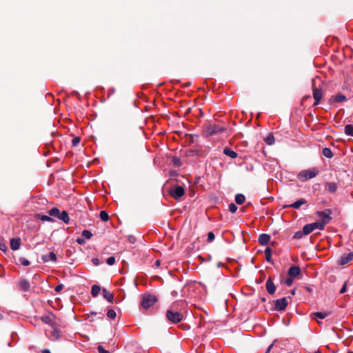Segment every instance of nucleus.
Returning <instances> with one entry per match:
<instances>
[{"label": "nucleus", "instance_id": "1", "mask_svg": "<svg viewBox=\"0 0 353 353\" xmlns=\"http://www.w3.org/2000/svg\"><path fill=\"white\" fill-rule=\"evenodd\" d=\"M179 304L183 305V303L181 302L173 303L170 306V309L166 312V317L168 320L172 323H178L183 319V314L178 308Z\"/></svg>", "mask_w": 353, "mask_h": 353}, {"label": "nucleus", "instance_id": "2", "mask_svg": "<svg viewBox=\"0 0 353 353\" xmlns=\"http://www.w3.org/2000/svg\"><path fill=\"white\" fill-rule=\"evenodd\" d=\"M319 172V170L316 168L303 170L299 173L298 178L301 181H307L316 176Z\"/></svg>", "mask_w": 353, "mask_h": 353}, {"label": "nucleus", "instance_id": "3", "mask_svg": "<svg viewBox=\"0 0 353 353\" xmlns=\"http://www.w3.org/2000/svg\"><path fill=\"white\" fill-rule=\"evenodd\" d=\"M224 130V128L220 126L219 125H216L215 123H210L204 127L203 134L206 137H208L221 132Z\"/></svg>", "mask_w": 353, "mask_h": 353}, {"label": "nucleus", "instance_id": "4", "mask_svg": "<svg viewBox=\"0 0 353 353\" xmlns=\"http://www.w3.org/2000/svg\"><path fill=\"white\" fill-rule=\"evenodd\" d=\"M157 301L156 296L150 294H144L142 296L141 305L144 309H148L154 305Z\"/></svg>", "mask_w": 353, "mask_h": 353}, {"label": "nucleus", "instance_id": "5", "mask_svg": "<svg viewBox=\"0 0 353 353\" xmlns=\"http://www.w3.org/2000/svg\"><path fill=\"white\" fill-rule=\"evenodd\" d=\"M41 320L43 323L49 325L51 327H58L60 325V320L52 313L43 316L41 317Z\"/></svg>", "mask_w": 353, "mask_h": 353}, {"label": "nucleus", "instance_id": "6", "mask_svg": "<svg viewBox=\"0 0 353 353\" xmlns=\"http://www.w3.org/2000/svg\"><path fill=\"white\" fill-rule=\"evenodd\" d=\"M304 233L305 235H307L314 231L315 230H323V223L321 224L320 223H318L317 221L306 224L303 226Z\"/></svg>", "mask_w": 353, "mask_h": 353}, {"label": "nucleus", "instance_id": "7", "mask_svg": "<svg viewBox=\"0 0 353 353\" xmlns=\"http://www.w3.org/2000/svg\"><path fill=\"white\" fill-rule=\"evenodd\" d=\"M316 214L320 218V220L318 221V223H320L321 224L323 223V228L330 221L331 216H330V210H325L323 212H317Z\"/></svg>", "mask_w": 353, "mask_h": 353}, {"label": "nucleus", "instance_id": "8", "mask_svg": "<svg viewBox=\"0 0 353 353\" xmlns=\"http://www.w3.org/2000/svg\"><path fill=\"white\" fill-rule=\"evenodd\" d=\"M184 193L185 190L182 186H174L170 190V194L175 199H181Z\"/></svg>", "mask_w": 353, "mask_h": 353}, {"label": "nucleus", "instance_id": "9", "mask_svg": "<svg viewBox=\"0 0 353 353\" xmlns=\"http://www.w3.org/2000/svg\"><path fill=\"white\" fill-rule=\"evenodd\" d=\"M312 90H313V97L314 99V105H317L322 97V92L321 89L316 88L315 86V79L312 80Z\"/></svg>", "mask_w": 353, "mask_h": 353}, {"label": "nucleus", "instance_id": "10", "mask_svg": "<svg viewBox=\"0 0 353 353\" xmlns=\"http://www.w3.org/2000/svg\"><path fill=\"white\" fill-rule=\"evenodd\" d=\"M288 304V302L285 297L277 299L274 302V309L276 311H283L286 308Z\"/></svg>", "mask_w": 353, "mask_h": 353}, {"label": "nucleus", "instance_id": "11", "mask_svg": "<svg viewBox=\"0 0 353 353\" xmlns=\"http://www.w3.org/2000/svg\"><path fill=\"white\" fill-rule=\"evenodd\" d=\"M352 260H353V252L347 254H343L339 260L338 264L340 265H344Z\"/></svg>", "mask_w": 353, "mask_h": 353}, {"label": "nucleus", "instance_id": "12", "mask_svg": "<svg viewBox=\"0 0 353 353\" xmlns=\"http://www.w3.org/2000/svg\"><path fill=\"white\" fill-rule=\"evenodd\" d=\"M346 101H347L346 97L341 93H339L336 95L332 96L329 100L330 103H343Z\"/></svg>", "mask_w": 353, "mask_h": 353}, {"label": "nucleus", "instance_id": "13", "mask_svg": "<svg viewBox=\"0 0 353 353\" xmlns=\"http://www.w3.org/2000/svg\"><path fill=\"white\" fill-rule=\"evenodd\" d=\"M265 287L268 292L270 294H273L275 292L276 290V286L272 282L271 278H269L265 283Z\"/></svg>", "mask_w": 353, "mask_h": 353}, {"label": "nucleus", "instance_id": "14", "mask_svg": "<svg viewBox=\"0 0 353 353\" xmlns=\"http://www.w3.org/2000/svg\"><path fill=\"white\" fill-rule=\"evenodd\" d=\"M301 273V269L299 266H292L288 270V275L292 278L294 279Z\"/></svg>", "mask_w": 353, "mask_h": 353}, {"label": "nucleus", "instance_id": "15", "mask_svg": "<svg viewBox=\"0 0 353 353\" xmlns=\"http://www.w3.org/2000/svg\"><path fill=\"white\" fill-rule=\"evenodd\" d=\"M42 260L44 262H49L50 261L56 262L57 260V255L54 252H50L49 254L43 255L41 256Z\"/></svg>", "mask_w": 353, "mask_h": 353}, {"label": "nucleus", "instance_id": "16", "mask_svg": "<svg viewBox=\"0 0 353 353\" xmlns=\"http://www.w3.org/2000/svg\"><path fill=\"white\" fill-rule=\"evenodd\" d=\"M270 240V236L268 234H261L259 236V243L261 245H266L268 244L269 241Z\"/></svg>", "mask_w": 353, "mask_h": 353}, {"label": "nucleus", "instance_id": "17", "mask_svg": "<svg viewBox=\"0 0 353 353\" xmlns=\"http://www.w3.org/2000/svg\"><path fill=\"white\" fill-rule=\"evenodd\" d=\"M19 288L23 292H28L30 290V283L26 279H21L19 282Z\"/></svg>", "mask_w": 353, "mask_h": 353}, {"label": "nucleus", "instance_id": "18", "mask_svg": "<svg viewBox=\"0 0 353 353\" xmlns=\"http://www.w3.org/2000/svg\"><path fill=\"white\" fill-rule=\"evenodd\" d=\"M330 314H331L330 312H316L312 313L311 316L313 319L318 318V319H323L326 318L327 316H328Z\"/></svg>", "mask_w": 353, "mask_h": 353}, {"label": "nucleus", "instance_id": "19", "mask_svg": "<svg viewBox=\"0 0 353 353\" xmlns=\"http://www.w3.org/2000/svg\"><path fill=\"white\" fill-rule=\"evenodd\" d=\"M325 190L330 193H334L337 190V185L336 183L330 182L327 183L325 186Z\"/></svg>", "mask_w": 353, "mask_h": 353}, {"label": "nucleus", "instance_id": "20", "mask_svg": "<svg viewBox=\"0 0 353 353\" xmlns=\"http://www.w3.org/2000/svg\"><path fill=\"white\" fill-rule=\"evenodd\" d=\"M223 154L228 157H230L232 159H235L238 156L236 152L233 151L228 147H226L223 149Z\"/></svg>", "mask_w": 353, "mask_h": 353}, {"label": "nucleus", "instance_id": "21", "mask_svg": "<svg viewBox=\"0 0 353 353\" xmlns=\"http://www.w3.org/2000/svg\"><path fill=\"white\" fill-rule=\"evenodd\" d=\"M21 245V239H12L10 241V248L12 250H17L19 248Z\"/></svg>", "mask_w": 353, "mask_h": 353}, {"label": "nucleus", "instance_id": "22", "mask_svg": "<svg viewBox=\"0 0 353 353\" xmlns=\"http://www.w3.org/2000/svg\"><path fill=\"white\" fill-rule=\"evenodd\" d=\"M58 219L66 224H68L70 222V216L68 215V213L65 210L62 211L60 213Z\"/></svg>", "mask_w": 353, "mask_h": 353}, {"label": "nucleus", "instance_id": "23", "mask_svg": "<svg viewBox=\"0 0 353 353\" xmlns=\"http://www.w3.org/2000/svg\"><path fill=\"white\" fill-rule=\"evenodd\" d=\"M103 296L104 299L108 300L110 303H112L114 301V294L107 290L105 288L103 289Z\"/></svg>", "mask_w": 353, "mask_h": 353}, {"label": "nucleus", "instance_id": "24", "mask_svg": "<svg viewBox=\"0 0 353 353\" xmlns=\"http://www.w3.org/2000/svg\"><path fill=\"white\" fill-rule=\"evenodd\" d=\"M306 203V200L304 199H301L295 201L294 203L290 204L288 205L289 208L298 209L302 205Z\"/></svg>", "mask_w": 353, "mask_h": 353}, {"label": "nucleus", "instance_id": "25", "mask_svg": "<svg viewBox=\"0 0 353 353\" xmlns=\"http://www.w3.org/2000/svg\"><path fill=\"white\" fill-rule=\"evenodd\" d=\"M53 330L51 332V339L58 340L61 336V331L57 327H52Z\"/></svg>", "mask_w": 353, "mask_h": 353}, {"label": "nucleus", "instance_id": "26", "mask_svg": "<svg viewBox=\"0 0 353 353\" xmlns=\"http://www.w3.org/2000/svg\"><path fill=\"white\" fill-rule=\"evenodd\" d=\"M101 292V287L97 285H94L92 286L91 289V294L92 296L96 297L99 295Z\"/></svg>", "mask_w": 353, "mask_h": 353}, {"label": "nucleus", "instance_id": "27", "mask_svg": "<svg viewBox=\"0 0 353 353\" xmlns=\"http://www.w3.org/2000/svg\"><path fill=\"white\" fill-rule=\"evenodd\" d=\"M245 201V197L242 194H237L235 196V202L239 205H242Z\"/></svg>", "mask_w": 353, "mask_h": 353}, {"label": "nucleus", "instance_id": "28", "mask_svg": "<svg viewBox=\"0 0 353 353\" xmlns=\"http://www.w3.org/2000/svg\"><path fill=\"white\" fill-rule=\"evenodd\" d=\"M266 261L270 262L272 261V249L270 247H267L264 251Z\"/></svg>", "mask_w": 353, "mask_h": 353}, {"label": "nucleus", "instance_id": "29", "mask_svg": "<svg viewBox=\"0 0 353 353\" xmlns=\"http://www.w3.org/2000/svg\"><path fill=\"white\" fill-rule=\"evenodd\" d=\"M61 212L57 208H53L51 210H49L48 214L51 216H54L58 219Z\"/></svg>", "mask_w": 353, "mask_h": 353}, {"label": "nucleus", "instance_id": "30", "mask_svg": "<svg viewBox=\"0 0 353 353\" xmlns=\"http://www.w3.org/2000/svg\"><path fill=\"white\" fill-rule=\"evenodd\" d=\"M345 133L348 136L353 137V124H348L345 126Z\"/></svg>", "mask_w": 353, "mask_h": 353}, {"label": "nucleus", "instance_id": "31", "mask_svg": "<svg viewBox=\"0 0 353 353\" xmlns=\"http://www.w3.org/2000/svg\"><path fill=\"white\" fill-rule=\"evenodd\" d=\"M323 154L327 158H332L333 157V153L332 150L328 148H324L323 149Z\"/></svg>", "mask_w": 353, "mask_h": 353}, {"label": "nucleus", "instance_id": "32", "mask_svg": "<svg viewBox=\"0 0 353 353\" xmlns=\"http://www.w3.org/2000/svg\"><path fill=\"white\" fill-rule=\"evenodd\" d=\"M107 316L110 319H114L117 316L116 312L112 308L108 309L107 312Z\"/></svg>", "mask_w": 353, "mask_h": 353}, {"label": "nucleus", "instance_id": "33", "mask_svg": "<svg viewBox=\"0 0 353 353\" xmlns=\"http://www.w3.org/2000/svg\"><path fill=\"white\" fill-rule=\"evenodd\" d=\"M92 236V234L90 230H84L82 232V237L85 239H90Z\"/></svg>", "mask_w": 353, "mask_h": 353}, {"label": "nucleus", "instance_id": "34", "mask_svg": "<svg viewBox=\"0 0 353 353\" xmlns=\"http://www.w3.org/2000/svg\"><path fill=\"white\" fill-rule=\"evenodd\" d=\"M100 218L102 221H107L109 220V215L105 211L102 210L100 212Z\"/></svg>", "mask_w": 353, "mask_h": 353}, {"label": "nucleus", "instance_id": "35", "mask_svg": "<svg viewBox=\"0 0 353 353\" xmlns=\"http://www.w3.org/2000/svg\"><path fill=\"white\" fill-rule=\"evenodd\" d=\"M39 219L43 221L53 222L54 219L47 215H39Z\"/></svg>", "mask_w": 353, "mask_h": 353}, {"label": "nucleus", "instance_id": "36", "mask_svg": "<svg viewBox=\"0 0 353 353\" xmlns=\"http://www.w3.org/2000/svg\"><path fill=\"white\" fill-rule=\"evenodd\" d=\"M265 142L267 143V144L268 145H272L275 142V139H274V137L272 134H269L266 139H265Z\"/></svg>", "mask_w": 353, "mask_h": 353}, {"label": "nucleus", "instance_id": "37", "mask_svg": "<svg viewBox=\"0 0 353 353\" xmlns=\"http://www.w3.org/2000/svg\"><path fill=\"white\" fill-rule=\"evenodd\" d=\"M172 162L175 167H180L181 165V159L176 157L172 158Z\"/></svg>", "mask_w": 353, "mask_h": 353}, {"label": "nucleus", "instance_id": "38", "mask_svg": "<svg viewBox=\"0 0 353 353\" xmlns=\"http://www.w3.org/2000/svg\"><path fill=\"white\" fill-rule=\"evenodd\" d=\"M303 235H305V233H304V230L303 229V231H298V232H295L293 238L299 239H301L303 236Z\"/></svg>", "mask_w": 353, "mask_h": 353}, {"label": "nucleus", "instance_id": "39", "mask_svg": "<svg viewBox=\"0 0 353 353\" xmlns=\"http://www.w3.org/2000/svg\"><path fill=\"white\" fill-rule=\"evenodd\" d=\"M293 281L294 279L289 276L288 278L283 281V283L286 286L289 287L292 284Z\"/></svg>", "mask_w": 353, "mask_h": 353}, {"label": "nucleus", "instance_id": "40", "mask_svg": "<svg viewBox=\"0 0 353 353\" xmlns=\"http://www.w3.org/2000/svg\"><path fill=\"white\" fill-rule=\"evenodd\" d=\"M19 261H20L21 264L23 266H28L30 265V261L28 259H26V258H23V257L20 258Z\"/></svg>", "mask_w": 353, "mask_h": 353}, {"label": "nucleus", "instance_id": "41", "mask_svg": "<svg viewBox=\"0 0 353 353\" xmlns=\"http://www.w3.org/2000/svg\"><path fill=\"white\" fill-rule=\"evenodd\" d=\"M214 234L212 232H210L208 234V243H211L214 240Z\"/></svg>", "mask_w": 353, "mask_h": 353}, {"label": "nucleus", "instance_id": "42", "mask_svg": "<svg viewBox=\"0 0 353 353\" xmlns=\"http://www.w3.org/2000/svg\"><path fill=\"white\" fill-rule=\"evenodd\" d=\"M81 139L79 137H74L72 141V146L76 147L80 143Z\"/></svg>", "mask_w": 353, "mask_h": 353}, {"label": "nucleus", "instance_id": "43", "mask_svg": "<svg viewBox=\"0 0 353 353\" xmlns=\"http://www.w3.org/2000/svg\"><path fill=\"white\" fill-rule=\"evenodd\" d=\"M229 210L232 212V213H234L236 212L237 210V207L235 204L234 203H230L229 205Z\"/></svg>", "mask_w": 353, "mask_h": 353}, {"label": "nucleus", "instance_id": "44", "mask_svg": "<svg viewBox=\"0 0 353 353\" xmlns=\"http://www.w3.org/2000/svg\"><path fill=\"white\" fill-rule=\"evenodd\" d=\"M106 262L109 265H112L115 263V258L114 256L108 257Z\"/></svg>", "mask_w": 353, "mask_h": 353}, {"label": "nucleus", "instance_id": "45", "mask_svg": "<svg viewBox=\"0 0 353 353\" xmlns=\"http://www.w3.org/2000/svg\"><path fill=\"white\" fill-rule=\"evenodd\" d=\"M76 241L79 245H83L85 243V239L83 237H79L77 239Z\"/></svg>", "mask_w": 353, "mask_h": 353}, {"label": "nucleus", "instance_id": "46", "mask_svg": "<svg viewBox=\"0 0 353 353\" xmlns=\"http://www.w3.org/2000/svg\"><path fill=\"white\" fill-rule=\"evenodd\" d=\"M64 288V285L63 284H59L57 285L55 288H54V290L57 292H61Z\"/></svg>", "mask_w": 353, "mask_h": 353}, {"label": "nucleus", "instance_id": "47", "mask_svg": "<svg viewBox=\"0 0 353 353\" xmlns=\"http://www.w3.org/2000/svg\"><path fill=\"white\" fill-rule=\"evenodd\" d=\"M346 290H347V283H345L343 284V287L341 288V289L340 290L339 293L340 294H343V293H345L346 292Z\"/></svg>", "mask_w": 353, "mask_h": 353}, {"label": "nucleus", "instance_id": "48", "mask_svg": "<svg viewBox=\"0 0 353 353\" xmlns=\"http://www.w3.org/2000/svg\"><path fill=\"white\" fill-rule=\"evenodd\" d=\"M98 351L99 353H109L108 351L105 350L102 346L98 347Z\"/></svg>", "mask_w": 353, "mask_h": 353}, {"label": "nucleus", "instance_id": "49", "mask_svg": "<svg viewBox=\"0 0 353 353\" xmlns=\"http://www.w3.org/2000/svg\"><path fill=\"white\" fill-rule=\"evenodd\" d=\"M92 262L94 265H99L100 264L99 260L97 258H93Z\"/></svg>", "mask_w": 353, "mask_h": 353}, {"label": "nucleus", "instance_id": "50", "mask_svg": "<svg viewBox=\"0 0 353 353\" xmlns=\"http://www.w3.org/2000/svg\"><path fill=\"white\" fill-rule=\"evenodd\" d=\"M273 345H274V343H272V344L268 347V348L267 349V350H266L265 353H270V350H271V348L273 347Z\"/></svg>", "mask_w": 353, "mask_h": 353}, {"label": "nucleus", "instance_id": "51", "mask_svg": "<svg viewBox=\"0 0 353 353\" xmlns=\"http://www.w3.org/2000/svg\"><path fill=\"white\" fill-rule=\"evenodd\" d=\"M155 265H156L157 267L160 266V265H161V261H160V260H157V261H156V262H155Z\"/></svg>", "mask_w": 353, "mask_h": 353}, {"label": "nucleus", "instance_id": "52", "mask_svg": "<svg viewBox=\"0 0 353 353\" xmlns=\"http://www.w3.org/2000/svg\"><path fill=\"white\" fill-rule=\"evenodd\" d=\"M41 353H51L50 351L48 349H45L42 350Z\"/></svg>", "mask_w": 353, "mask_h": 353}, {"label": "nucleus", "instance_id": "53", "mask_svg": "<svg viewBox=\"0 0 353 353\" xmlns=\"http://www.w3.org/2000/svg\"><path fill=\"white\" fill-rule=\"evenodd\" d=\"M190 152H191V153H194V152L196 153V152L194 151V150H190Z\"/></svg>", "mask_w": 353, "mask_h": 353}, {"label": "nucleus", "instance_id": "54", "mask_svg": "<svg viewBox=\"0 0 353 353\" xmlns=\"http://www.w3.org/2000/svg\"><path fill=\"white\" fill-rule=\"evenodd\" d=\"M1 318H2V315L0 314V319H1Z\"/></svg>", "mask_w": 353, "mask_h": 353}, {"label": "nucleus", "instance_id": "55", "mask_svg": "<svg viewBox=\"0 0 353 353\" xmlns=\"http://www.w3.org/2000/svg\"><path fill=\"white\" fill-rule=\"evenodd\" d=\"M315 353H320V352H315Z\"/></svg>", "mask_w": 353, "mask_h": 353}]
</instances>
